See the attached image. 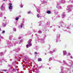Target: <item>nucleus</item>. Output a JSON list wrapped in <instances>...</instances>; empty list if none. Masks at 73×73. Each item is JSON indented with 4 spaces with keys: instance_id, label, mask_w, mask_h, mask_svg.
<instances>
[{
    "instance_id": "1",
    "label": "nucleus",
    "mask_w": 73,
    "mask_h": 73,
    "mask_svg": "<svg viewBox=\"0 0 73 73\" xmlns=\"http://www.w3.org/2000/svg\"><path fill=\"white\" fill-rule=\"evenodd\" d=\"M9 5H9V9H12V3H9Z\"/></svg>"
},
{
    "instance_id": "18",
    "label": "nucleus",
    "mask_w": 73,
    "mask_h": 73,
    "mask_svg": "<svg viewBox=\"0 0 73 73\" xmlns=\"http://www.w3.org/2000/svg\"><path fill=\"white\" fill-rule=\"evenodd\" d=\"M5 0H3L4 1H5Z\"/></svg>"
},
{
    "instance_id": "2",
    "label": "nucleus",
    "mask_w": 73,
    "mask_h": 73,
    "mask_svg": "<svg viewBox=\"0 0 73 73\" xmlns=\"http://www.w3.org/2000/svg\"><path fill=\"white\" fill-rule=\"evenodd\" d=\"M38 61H42V59L40 58H39L38 59Z\"/></svg>"
},
{
    "instance_id": "9",
    "label": "nucleus",
    "mask_w": 73,
    "mask_h": 73,
    "mask_svg": "<svg viewBox=\"0 0 73 73\" xmlns=\"http://www.w3.org/2000/svg\"><path fill=\"white\" fill-rule=\"evenodd\" d=\"M68 56H70V53H68Z\"/></svg>"
},
{
    "instance_id": "6",
    "label": "nucleus",
    "mask_w": 73,
    "mask_h": 73,
    "mask_svg": "<svg viewBox=\"0 0 73 73\" xmlns=\"http://www.w3.org/2000/svg\"><path fill=\"white\" fill-rule=\"evenodd\" d=\"M37 17L38 18H39V17H40V15L39 14H38L37 15Z\"/></svg>"
},
{
    "instance_id": "19",
    "label": "nucleus",
    "mask_w": 73,
    "mask_h": 73,
    "mask_svg": "<svg viewBox=\"0 0 73 73\" xmlns=\"http://www.w3.org/2000/svg\"><path fill=\"white\" fill-rule=\"evenodd\" d=\"M0 36H1V35H0Z\"/></svg>"
},
{
    "instance_id": "10",
    "label": "nucleus",
    "mask_w": 73,
    "mask_h": 73,
    "mask_svg": "<svg viewBox=\"0 0 73 73\" xmlns=\"http://www.w3.org/2000/svg\"><path fill=\"white\" fill-rule=\"evenodd\" d=\"M31 13V11H29L28 12V14H29L30 13Z\"/></svg>"
},
{
    "instance_id": "14",
    "label": "nucleus",
    "mask_w": 73,
    "mask_h": 73,
    "mask_svg": "<svg viewBox=\"0 0 73 73\" xmlns=\"http://www.w3.org/2000/svg\"><path fill=\"white\" fill-rule=\"evenodd\" d=\"M21 8H23V5H21Z\"/></svg>"
},
{
    "instance_id": "11",
    "label": "nucleus",
    "mask_w": 73,
    "mask_h": 73,
    "mask_svg": "<svg viewBox=\"0 0 73 73\" xmlns=\"http://www.w3.org/2000/svg\"><path fill=\"white\" fill-rule=\"evenodd\" d=\"M29 45H32V43H30L29 44Z\"/></svg>"
},
{
    "instance_id": "5",
    "label": "nucleus",
    "mask_w": 73,
    "mask_h": 73,
    "mask_svg": "<svg viewBox=\"0 0 73 73\" xmlns=\"http://www.w3.org/2000/svg\"><path fill=\"white\" fill-rule=\"evenodd\" d=\"M23 23H22L21 25V28H23Z\"/></svg>"
},
{
    "instance_id": "13",
    "label": "nucleus",
    "mask_w": 73,
    "mask_h": 73,
    "mask_svg": "<svg viewBox=\"0 0 73 73\" xmlns=\"http://www.w3.org/2000/svg\"><path fill=\"white\" fill-rule=\"evenodd\" d=\"M35 54H38L37 53V52H35Z\"/></svg>"
},
{
    "instance_id": "12",
    "label": "nucleus",
    "mask_w": 73,
    "mask_h": 73,
    "mask_svg": "<svg viewBox=\"0 0 73 73\" xmlns=\"http://www.w3.org/2000/svg\"><path fill=\"white\" fill-rule=\"evenodd\" d=\"M1 8H4V6H2L1 7Z\"/></svg>"
},
{
    "instance_id": "8",
    "label": "nucleus",
    "mask_w": 73,
    "mask_h": 73,
    "mask_svg": "<svg viewBox=\"0 0 73 73\" xmlns=\"http://www.w3.org/2000/svg\"><path fill=\"white\" fill-rule=\"evenodd\" d=\"M2 33H5V31L3 30L2 31Z\"/></svg>"
},
{
    "instance_id": "3",
    "label": "nucleus",
    "mask_w": 73,
    "mask_h": 73,
    "mask_svg": "<svg viewBox=\"0 0 73 73\" xmlns=\"http://www.w3.org/2000/svg\"><path fill=\"white\" fill-rule=\"evenodd\" d=\"M47 13H48V14H50V13H51V12L50 11H48L47 12Z\"/></svg>"
},
{
    "instance_id": "17",
    "label": "nucleus",
    "mask_w": 73,
    "mask_h": 73,
    "mask_svg": "<svg viewBox=\"0 0 73 73\" xmlns=\"http://www.w3.org/2000/svg\"><path fill=\"white\" fill-rule=\"evenodd\" d=\"M71 58H73V57H72V56H71Z\"/></svg>"
},
{
    "instance_id": "7",
    "label": "nucleus",
    "mask_w": 73,
    "mask_h": 73,
    "mask_svg": "<svg viewBox=\"0 0 73 73\" xmlns=\"http://www.w3.org/2000/svg\"><path fill=\"white\" fill-rule=\"evenodd\" d=\"M16 20H19V17H17L15 19Z\"/></svg>"
},
{
    "instance_id": "4",
    "label": "nucleus",
    "mask_w": 73,
    "mask_h": 73,
    "mask_svg": "<svg viewBox=\"0 0 73 73\" xmlns=\"http://www.w3.org/2000/svg\"><path fill=\"white\" fill-rule=\"evenodd\" d=\"M63 53L64 54H66V51H63Z\"/></svg>"
},
{
    "instance_id": "16",
    "label": "nucleus",
    "mask_w": 73,
    "mask_h": 73,
    "mask_svg": "<svg viewBox=\"0 0 73 73\" xmlns=\"http://www.w3.org/2000/svg\"><path fill=\"white\" fill-rule=\"evenodd\" d=\"M1 31V28L0 27V31Z\"/></svg>"
},
{
    "instance_id": "15",
    "label": "nucleus",
    "mask_w": 73,
    "mask_h": 73,
    "mask_svg": "<svg viewBox=\"0 0 73 73\" xmlns=\"http://www.w3.org/2000/svg\"><path fill=\"white\" fill-rule=\"evenodd\" d=\"M28 46H29V45H27V48H28Z\"/></svg>"
}]
</instances>
